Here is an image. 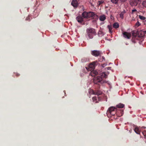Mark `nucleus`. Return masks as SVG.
Wrapping results in <instances>:
<instances>
[{
    "mask_svg": "<svg viewBox=\"0 0 146 146\" xmlns=\"http://www.w3.org/2000/svg\"><path fill=\"white\" fill-rule=\"evenodd\" d=\"M71 4L74 7H76L78 6L77 2L76 0H73Z\"/></svg>",
    "mask_w": 146,
    "mask_h": 146,
    "instance_id": "obj_12",
    "label": "nucleus"
},
{
    "mask_svg": "<svg viewBox=\"0 0 146 146\" xmlns=\"http://www.w3.org/2000/svg\"><path fill=\"white\" fill-rule=\"evenodd\" d=\"M119 24L118 23L116 22L114 23L113 25V27L115 29H117L119 27Z\"/></svg>",
    "mask_w": 146,
    "mask_h": 146,
    "instance_id": "obj_14",
    "label": "nucleus"
},
{
    "mask_svg": "<svg viewBox=\"0 0 146 146\" xmlns=\"http://www.w3.org/2000/svg\"><path fill=\"white\" fill-rule=\"evenodd\" d=\"M139 0H131L130 1V4L132 6H135L137 4V1Z\"/></svg>",
    "mask_w": 146,
    "mask_h": 146,
    "instance_id": "obj_11",
    "label": "nucleus"
},
{
    "mask_svg": "<svg viewBox=\"0 0 146 146\" xmlns=\"http://www.w3.org/2000/svg\"><path fill=\"white\" fill-rule=\"evenodd\" d=\"M102 58L103 59V60H102V62H103V61H105V58L104 56L102 57Z\"/></svg>",
    "mask_w": 146,
    "mask_h": 146,
    "instance_id": "obj_30",
    "label": "nucleus"
},
{
    "mask_svg": "<svg viewBox=\"0 0 146 146\" xmlns=\"http://www.w3.org/2000/svg\"><path fill=\"white\" fill-rule=\"evenodd\" d=\"M136 11L137 10L136 9H133L131 11L132 13H134L136 12Z\"/></svg>",
    "mask_w": 146,
    "mask_h": 146,
    "instance_id": "obj_28",
    "label": "nucleus"
},
{
    "mask_svg": "<svg viewBox=\"0 0 146 146\" xmlns=\"http://www.w3.org/2000/svg\"><path fill=\"white\" fill-rule=\"evenodd\" d=\"M120 18L123 19V13L122 12L120 14Z\"/></svg>",
    "mask_w": 146,
    "mask_h": 146,
    "instance_id": "obj_26",
    "label": "nucleus"
},
{
    "mask_svg": "<svg viewBox=\"0 0 146 146\" xmlns=\"http://www.w3.org/2000/svg\"><path fill=\"white\" fill-rule=\"evenodd\" d=\"M101 34H102V31H101Z\"/></svg>",
    "mask_w": 146,
    "mask_h": 146,
    "instance_id": "obj_38",
    "label": "nucleus"
},
{
    "mask_svg": "<svg viewBox=\"0 0 146 146\" xmlns=\"http://www.w3.org/2000/svg\"><path fill=\"white\" fill-rule=\"evenodd\" d=\"M99 33H98V35H99Z\"/></svg>",
    "mask_w": 146,
    "mask_h": 146,
    "instance_id": "obj_37",
    "label": "nucleus"
},
{
    "mask_svg": "<svg viewBox=\"0 0 146 146\" xmlns=\"http://www.w3.org/2000/svg\"><path fill=\"white\" fill-rule=\"evenodd\" d=\"M145 33H146V31H145Z\"/></svg>",
    "mask_w": 146,
    "mask_h": 146,
    "instance_id": "obj_39",
    "label": "nucleus"
},
{
    "mask_svg": "<svg viewBox=\"0 0 146 146\" xmlns=\"http://www.w3.org/2000/svg\"><path fill=\"white\" fill-rule=\"evenodd\" d=\"M142 133L144 136H146V131H143Z\"/></svg>",
    "mask_w": 146,
    "mask_h": 146,
    "instance_id": "obj_27",
    "label": "nucleus"
},
{
    "mask_svg": "<svg viewBox=\"0 0 146 146\" xmlns=\"http://www.w3.org/2000/svg\"><path fill=\"white\" fill-rule=\"evenodd\" d=\"M124 104L121 103L116 105V107L118 108H123L124 107Z\"/></svg>",
    "mask_w": 146,
    "mask_h": 146,
    "instance_id": "obj_15",
    "label": "nucleus"
},
{
    "mask_svg": "<svg viewBox=\"0 0 146 146\" xmlns=\"http://www.w3.org/2000/svg\"><path fill=\"white\" fill-rule=\"evenodd\" d=\"M104 23V22H101V25H102V24H103Z\"/></svg>",
    "mask_w": 146,
    "mask_h": 146,
    "instance_id": "obj_35",
    "label": "nucleus"
},
{
    "mask_svg": "<svg viewBox=\"0 0 146 146\" xmlns=\"http://www.w3.org/2000/svg\"><path fill=\"white\" fill-rule=\"evenodd\" d=\"M101 42H102V41H101Z\"/></svg>",
    "mask_w": 146,
    "mask_h": 146,
    "instance_id": "obj_40",
    "label": "nucleus"
},
{
    "mask_svg": "<svg viewBox=\"0 0 146 146\" xmlns=\"http://www.w3.org/2000/svg\"><path fill=\"white\" fill-rule=\"evenodd\" d=\"M87 35L89 38H92L94 35H96V33L94 29L92 28H89L87 30Z\"/></svg>",
    "mask_w": 146,
    "mask_h": 146,
    "instance_id": "obj_4",
    "label": "nucleus"
},
{
    "mask_svg": "<svg viewBox=\"0 0 146 146\" xmlns=\"http://www.w3.org/2000/svg\"><path fill=\"white\" fill-rule=\"evenodd\" d=\"M135 38L134 37H133V36H132V40L133 42H134V41L135 40Z\"/></svg>",
    "mask_w": 146,
    "mask_h": 146,
    "instance_id": "obj_29",
    "label": "nucleus"
},
{
    "mask_svg": "<svg viewBox=\"0 0 146 146\" xmlns=\"http://www.w3.org/2000/svg\"><path fill=\"white\" fill-rule=\"evenodd\" d=\"M122 34L123 37L125 38L130 39L131 37V34L130 33L123 32Z\"/></svg>",
    "mask_w": 146,
    "mask_h": 146,
    "instance_id": "obj_8",
    "label": "nucleus"
},
{
    "mask_svg": "<svg viewBox=\"0 0 146 146\" xmlns=\"http://www.w3.org/2000/svg\"><path fill=\"white\" fill-rule=\"evenodd\" d=\"M107 77V74L104 72L101 73V84L107 82V81L105 79Z\"/></svg>",
    "mask_w": 146,
    "mask_h": 146,
    "instance_id": "obj_6",
    "label": "nucleus"
},
{
    "mask_svg": "<svg viewBox=\"0 0 146 146\" xmlns=\"http://www.w3.org/2000/svg\"><path fill=\"white\" fill-rule=\"evenodd\" d=\"M106 19V17L104 15H101V21H103Z\"/></svg>",
    "mask_w": 146,
    "mask_h": 146,
    "instance_id": "obj_17",
    "label": "nucleus"
},
{
    "mask_svg": "<svg viewBox=\"0 0 146 146\" xmlns=\"http://www.w3.org/2000/svg\"><path fill=\"white\" fill-rule=\"evenodd\" d=\"M98 4H99V5H100V1H98Z\"/></svg>",
    "mask_w": 146,
    "mask_h": 146,
    "instance_id": "obj_34",
    "label": "nucleus"
},
{
    "mask_svg": "<svg viewBox=\"0 0 146 146\" xmlns=\"http://www.w3.org/2000/svg\"><path fill=\"white\" fill-rule=\"evenodd\" d=\"M82 15L84 18L86 19H88V18H92L93 19H94L95 21H96L99 18V19L100 20V16H99V17L97 15L95 14L93 12L84 11L82 13Z\"/></svg>",
    "mask_w": 146,
    "mask_h": 146,
    "instance_id": "obj_1",
    "label": "nucleus"
},
{
    "mask_svg": "<svg viewBox=\"0 0 146 146\" xmlns=\"http://www.w3.org/2000/svg\"><path fill=\"white\" fill-rule=\"evenodd\" d=\"M83 18L82 16L79 15L76 17V19L78 23H81L84 21Z\"/></svg>",
    "mask_w": 146,
    "mask_h": 146,
    "instance_id": "obj_10",
    "label": "nucleus"
},
{
    "mask_svg": "<svg viewBox=\"0 0 146 146\" xmlns=\"http://www.w3.org/2000/svg\"><path fill=\"white\" fill-rule=\"evenodd\" d=\"M100 53L99 51L94 50L91 52V54L95 56H99Z\"/></svg>",
    "mask_w": 146,
    "mask_h": 146,
    "instance_id": "obj_9",
    "label": "nucleus"
},
{
    "mask_svg": "<svg viewBox=\"0 0 146 146\" xmlns=\"http://www.w3.org/2000/svg\"><path fill=\"white\" fill-rule=\"evenodd\" d=\"M135 132L137 134H139L140 133V129L139 128L136 127L134 129Z\"/></svg>",
    "mask_w": 146,
    "mask_h": 146,
    "instance_id": "obj_13",
    "label": "nucleus"
},
{
    "mask_svg": "<svg viewBox=\"0 0 146 146\" xmlns=\"http://www.w3.org/2000/svg\"><path fill=\"white\" fill-rule=\"evenodd\" d=\"M139 19H140L141 20H144L146 19L145 17L141 15H139Z\"/></svg>",
    "mask_w": 146,
    "mask_h": 146,
    "instance_id": "obj_18",
    "label": "nucleus"
},
{
    "mask_svg": "<svg viewBox=\"0 0 146 146\" xmlns=\"http://www.w3.org/2000/svg\"><path fill=\"white\" fill-rule=\"evenodd\" d=\"M132 36L136 38L137 36V34L136 33H135L134 32L132 31Z\"/></svg>",
    "mask_w": 146,
    "mask_h": 146,
    "instance_id": "obj_20",
    "label": "nucleus"
},
{
    "mask_svg": "<svg viewBox=\"0 0 146 146\" xmlns=\"http://www.w3.org/2000/svg\"><path fill=\"white\" fill-rule=\"evenodd\" d=\"M94 82L96 84H97L99 86V87H100V76H97L95 77L94 79Z\"/></svg>",
    "mask_w": 146,
    "mask_h": 146,
    "instance_id": "obj_7",
    "label": "nucleus"
},
{
    "mask_svg": "<svg viewBox=\"0 0 146 146\" xmlns=\"http://www.w3.org/2000/svg\"><path fill=\"white\" fill-rule=\"evenodd\" d=\"M16 75L17 76H18L20 75V74L18 73H17L16 74Z\"/></svg>",
    "mask_w": 146,
    "mask_h": 146,
    "instance_id": "obj_31",
    "label": "nucleus"
},
{
    "mask_svg": "<svg viewBox=\"0 0 146 146\" xmlns=\"http://www.w3.org/2000/svg\"><path fill=\"white\" fill-rule=\"evenodd\" d=\"M116 108L114 107H111L109 108L107 112L108 117H111V115H114L116 114L117 115V113L116 112Z\"/></svg>",
    "mask_w": 146,
    "mask_h": 146,
    "instance_id": "obj_3",
    "label": "nucleus"
},
{
    "mask_svg": "<svg viewBox=\"0 0 146 146\" xmlns=\"http://www.w3.org/2000/svg\"><path fill=\"white\" fill-rule=\"evenodd\" d=\"M120 115H119L118 116L119 117H120V116H122L123 113V110H120Z\"/></svg>",
    "mask_w": 146,
    "mask_h": 146,
    "instance_id": "obj_24",
    "label": "nucleus"
},
{
    "mask_svg": "<svg viewBox=\"0 0 146 146\" xmlns=\"http://www.w3.org/2000/svg\"><path fill=\"white\" fill-rule=\"evenodd\" d=\"M107 65V64L106 62H105L104 61V63L103 64H101V66H102V67L104 68L105 66H106Z\"/></svg>",
    "mask_w": 146,
    "mask_h": 146,
    "instance_id": "obj_25",
    "label": "nucleus"
},
{
    "mask_svg": "<svg viewBox=\"0 0 146 146\" xmlns=\"http://www.w3.org/2000/svg\"><path fill=\"white\" fill-rule=\"evenodd\" d=\"M143 23L144 25H146V21H144Z\"/></svg>",
    "mask_w": 146,
    "mask_h": 146,
    "instance_id": "obj_33",
    "label": "nucleus"
},
{
    "mask_svg": "<svg viewBox=\"0 0 146 146\" xmlns=\"http://www.w3.org/2000/svg\"><path fill=\"white\" fill-rule=\"evenodd\" d=\"M88 92L90 95L95 94L97 95L98 101H99L100 100V96H99L100 94V91L98 90L95 92L92 90L90 89L89 90Z\"/></svg>",
    "mask_w": 146,
    "mask_h": 146,
    "instance_id": "obj_5",
    "label": "nucleus"
},
{
    "mask_svg": "<svg viewBox=\"0 0 146 146\" xmlns=\"http://www.w3.org/2000/svg\"><path fill=\"white\" fill-rule=\"evenodd\" d=\"M120 1H121V2H124L125 1H126L127 0H120Z\"/></svg>",
    "mask_w": 146,
    "mask_h": 146,
    "instance_id": "obj_32",
    "label": "nucleus"
},
{
    "mask_svg": "<svg viewBox=\"0 0 146 146\" xmlns=\"http://www.w3.org/2000/svg\"><path fill=\"white\" fill-rule=\"evenodd\" d=\"M140 25V24L139 23V22L138 21H137V22L135 24V27H138Z\"/></svg>",
    "mask_w": 146,
    "mask_h": 146,
    "instance_id": "obj_23",
    "label": "nucleus"
},
{
    "mask_svg": "<svg viewBox=\"0 0 146 146\" xmlns=\"http://www.w3.org/2000/svg\"><path fill=\"white\" fill-rule=\"evenodd\" d=\"M110 68V67H108V70H109Z\"/></svg>",
    "mask_w": 146,
    "mask_h": 146,
    "instance_id": "obj_36",
    "label": "nucleus"
},
{
    "mask_svg": "<svg viewBox=\"0 0 146 146\" xmlns=\"http://www.w3.org/2000/svg\"><path fill=\"white\" fill-rule=\"evenodd\" d=\"M118 1L119 0H111V2L114 4L117 3Z\"/></svg>",
    "mask_w": 146,
    "mask_h": 146,
    "instance_id": "obj_21",
    "label": "nucleus"
},
{
    "mask_svg": "<svg viewBox=\"0 0 146 146\" xmlns=\"http://www.w3.org/2000/svg\"><path fill=\"white\" fill-rule=\"evenodd\" d=\"M97 61H95L89 64L88 67H86V70L88 71H90L91 72L89 75L92 76H94L98 74V72L96 70H94L95 66L96 64Z\"/></svg>",
    "mask_w": 146,
    "mask_h": 146,
    "instance_id": "obj_2",
    "label": "nucleus"
},
{
    "mask_svg": "<svg viewBox=\"0 0 146 146\" xmlns=\"http://www.w3.org/2000/svg\"><path fill=\"white\" fill-rule=\"evenodd\" d=\"M108 27L109 29V31L110 33H112V27L111 25H108Z\"/></svg>",
    "mask_w": 146,
    "mask_h": 146,
    "instance_id": "obj_16",
    "label": "nucleus"
},
{
    "mask_svg": "<svg viewBox=\"0 0 146 146\" xmlns=\"http://www.w3.org/2000/svg\"><path fill=\"white\" fill-rule=\"evenodd\" d=\"M92 100L93 102H95L96 103L98 102L97 100V97L95 96L92 98Z\"/></svg>",
    "mask_w": 146,
    "mask_h": 146,
    "instance_id": "obj_19",
    "label": "nucleus"
},
{
    "mask_svg": "<svg viewBox=\"0 0 146 146\" xmlns=\"http://www.w3.org/2000/svg\"><path fill=\"white\" fill-rule=\"evenodd\" d=\"M142 5L144 7L146 8V0L143 2Z\"/></svg>",
    "mask_w": 146,
    "mask_h": 146,
    "instance_id": "obj_22",
    "label": "nucleus"
}]
</instances>
